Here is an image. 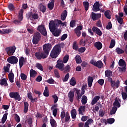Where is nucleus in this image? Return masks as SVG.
Wrapping results in <instances>:
<instances>
[{"label":"nucleus","mask_w":127,"mask_h":127,"mask_svg":"<svg viewBox=\"0 0 127 127\" xmlns=\"http://www.w3.org/2000/svg\"><path fill=\"white\" fill-rule=\"evenodd\" d=\"M43 51L42 53L37 52L35 54V56L38 60H41L42 59H45L48 57L49 55V52L52 48V46L51 44H46L43 46Z\"/></svg>","instance_id":"obj_1"},{"label":"nucleus","mask_w":127,"mask_h":127,"mask_svg":"<svg viewBox=\"0 0 127 127\" xmlns=\"http://www.w3.org/2000/svg\"><path fill=\"white\" fill-rule=\"evenodd\" d=\"M61 52V47L60 45H56L51 51L50 57L53 59H56Z\"/></svg>","instance_id":"obj_2"},{"label":"nucleus","mask_w":127,"mask_h":127,"mask_svg":"<svg viewBox=\"0 0 127 127\" xmlns=\"http://www.w3.org/2000/svg\"><path fill=\"white\" fill-rule=\"evenodd\" d=\"M23 10L21 9L18 13V18L19 20H14L13 23L16 25H20L21 24V21L23 19Z\"/></svg>","instance_id":"obj_3"},{"label":"nucleus","mask_w":127,"mask_h":127,"mask_svg":"<svg viewBox=\"0 0 127 127\" xmlns=\"http://www.w3.org/2000/svg\"><path fill=\"white\" fill-rule=\"evenodd\" d=\"M41 39V34L38 32H36L34 34L33 36L32 42L34 44H38V42L40 41Z\"/></svg>","instance_id":"obj_4"},{"label":"nucleus","mask_w":127,"mask_h":127,"mask_svg":"<svg viewBox=\"0 0 127 127\" xmlns=\"http://www.w3.org/2000/svg\"><path fill=\"white\" fill-rule=\"evenodd\" d=\"M37 30L39 32H40L43 36H47V31L46 30V28H45V25L42 24L39 25L37 28Z\"/></svg>","instance_id":"obj_5"},{"label":"nucleus","mask_w":127,"mask_h":127,"mask_svg":"<svg viewBox=\"0 0 127 127\" xmlns=\"http://www.w3.org/2000/svg\"><path fill=\"white\" fill-rule=\"evenodd\" d=\"M90 64H92L95 66V67H97L98 69H102V68L104 67V64L102 61H98L96 62L94 60H91L90 61Z\"/></svg>","instance_id":"obj_6"},{"label":"nucleus","mask_w":127,"mask_h":127,"mask_svg":"<svg viewBox=\"0 0 127 127\" xmlns=\"http://www.w3.org/2000/svg\"><path fill=\"white\" fill-rule=\"evenodd\" d=\"M56 68H57L60 70V71H64L65 65L63 64V61L62 60H58L57 61Z\"/></svg>","instance_id":"obj_7"},{"label":"nucleus","mask_w":127,"mask_h":127,"mask_svg":"<svg viewBox=\"0 0 127 127\" xmlns=\"http://www.w3.org/2000/svg\"><path fill=\"white\" fill-rule=\"evenodd\" d=\"M7 61L8 63H10V64H17V62H18V59H17L15 56H12L8 58Z\"/></svg>","instance_id":"obj_8"},{"label":"nucleus","mask_w":127,"mask_h":127,"mask_svg":"<svg viewBox=\"0 0 127 127\" xmlns=\"http://www.w3.org/2000/svg\"><path fill=\"white\" fill-rule=\"evenodd\" d=\"M9 97L12 99H14L15 100H17L19 101L21 100V98L20 97V95L18 92H10Z\"/></svg>","instance_id":"obj_9"},{"label":"nucleus","mask_w":127,"mask_h":127,"mask_svg":"<svg viewBox=\"0 0 127 127\" xmlns=\"http://www.w3.org/2000/svg\"><path fill=\"white\" fill-rule=\"evenodd\" d=\"M90 16L91 17V19H92L93 21H96V20H98L99 18H101V16H102V14L95 13L94 12H92Z\"/></svg>","instance_id":"obj_10"},{"label":"nucleus","mask_w":127,"mask_h":127,"mask_svg":"<svg viewBox=\"0 0 127 127\" xmlns=\"http://www.w3.org/2000/svg\"><path fill=\"white\" fill-rule=\"evenodd\" d=\"M16 48L13 46L12 47H9L6 48V51H7V54L9 55H13V53L15 52V50Z\"/></svg>","instance_id":"obj_11"},{"label":"nucleus","mask_w":127,"mask_h":127,"mask_svg":"<svg viewBox=\"0 0 127 127\" xmlns=\"http://www.w3.org/2000/svg\"><path fill=\"white\" fill-rule=\"evenodd\" d=\"M100 6L101 4H100V2L99 1H96L93 5L92 10H93L94 12H97V11H100Z\"/></svg>","instance_id":"obj_12"},{"label":"nucleus","mask_w":127,"mask_h":127,"mask_svg":"<svg viewBox=\"0 0 127 127\" xmlns=\"http://www.w3.org/2000/svg\"><path fill=\"white\" fill-rule=\"evenodd\" d=\"M51 32H52L54 36H55L56 37H58V36H60V34H61V32H62V31L60 29H56L55 30H53L52 31H51Z\"/></svg>","instance_id":"obj_13"},{"label":"nucleus","mask_w":127,"mask_h":127,"mask_svg":"<svg viewBox=\"0 0 127 127\" xmlns=\"http://www.w3.org/2000/svg\"><path fill=\"white\" fill-rule=\"evenodd\" d=\"M115 17L118 21V22H119V23H120V25H119V28H118L119 30H121V29H122V24H123V22H124V19L119 16V15H118V14L115 15Z\"/></svg>","instance_id":"obj_14"},{"label":"nucleus","mask_w":127,"mask_h":127,"mask_svg":"<svg viewBox=\"0 0 127 127\" xmlns=\"http://www.w3.org/2000/svg\"><path fill=\"white\" fill-rule=\"evenodd\" d=\"M38 8L40 11H41L43 13L46 12V5L44 4V3H41L39 4L38 6Z\"/></svg>","instance_id":"obj_15"},{"label":"nucleus","mask_w":127,"mask_h":127,"mask_svg":"<svg viewBox=\"0 0 127 127\" xmlns=\"http://www.w3.org/2000/svg\"><path fill=\"white\" fill-rule=\"evenodd\" d=\"M49 27L50 31L55 30V29H56V25H55V22H54L53 20L51 21L49 24Z\"/></svg>","instance_id":"obj_16"},{"label":"nucleus","mask_w":127,"mask_h":127,"mask_svg":"<svg viewBox=\"0 0 127 127\" xmlns=\"http://www.w3.org/2000/svg\"><path fill=\"white\" fill-rule=\"evenodd\" d=\"M92 31H93V32H95L96 34H97V35H99V36H102V31H101V30H100L99 28L95 26L93 27Z\"/></svg>","instance_id":"obj_17"},{"label":"nucleus","mask_w":127,"mask_h":127,"mask_svg":"<svg viewBox=\"0 0 127 127\" xmlns=\"http://www.w3.org/2000/svg\"><path fill=\"white\" fill-rule=\"evenodd\" d=\"M74 96H75V92H74L73 91L70 90L68 94V97L69 98V102L71 103H73Z\"/></svg>","instance_id":"obj_18"},{"label":"nucleus","mask_w":127,"mask_h":127,"mask_svg":"<svg viewBox=\"0 0 127 127\" xmlns=\"http://www.w3.org/2000/svg\"><path fill=\"white\" fill-rule=\"evenodd\" d=\"M68 15V12H67V10H64V11L61 14V19L63 21H64L65 19H66V17H67V15Z\"/></svg>","instance_id":"obj_19"},{"label":"nucleus","mask_w":127,"mask_h":127,"mask_svg":"<svg viewBox=\"0 0 127 127\" xmlns=\"http://www.w3.org/2000/svg\"><path fill=\"white\" fill-rule=\"evenodd\" d=\"M100 99V96H95L91 101V106H94V105H96V104L98 103V101H99Z\"/></svg>","instance_id":"obj_20"},{"label":"nucleus","mask_w":127,"mask_h":127,"mask_svg":"<svg viewBox=\"0 0 127 127\" xmlns=\"http://www.w3.org/2000/svg\"><path fill=\"white\" fill-rule=\"evenodd\" d=\"M54 0H50L49 3H48L47 6L50 10H52V9L54 8Z\"/></svg>","instance_id":"obj_21"},{"label":"nucleus","mask_w":127,"mask_h":127,"mask_svg":"<svg viewBox=\"0 0 127 127\" xmlns=\"http://www.w3.org/2000/svg\"><path fill=\"white\" fill-rule=\"evenodd\" d=\"M94 47L98 50H101L103 48V44L101 42H96L94 43Z\"/></svg>","instance_id":"obj_22"},{"label":"nucleus","mask_w":127,"mask_h":127,"mask_svg":"<svg viewBox=\"0 0 127 127\" xmlns=\"http://www.w3.org/2000/svg\"><path fill=\"white\" fill-rule=\"evenodd\" d=\"M120 102H121V99H120V98H116L113 103L114 107H116V108H120L121 107V104H120Z\"/></svg>","instance_id":"obj_23"},{"label":"nucleus","mask_w":127,"mask_h":127,"mask_svg":"<svg viewBox=\"0 0 127 127\" xmlns=\"http://www.w3.org/2000/svg\"><path fill=\"white\" fill-rule=\"evenodd\" d=\"M120 80H117L116 82L115 81H113L111 82V85L112 88H119V85H120Z\"/></svg>","instance_id":"obj_24"},{"label":"nucleus","mask_w":127,"mask_h":127,"mask_svg":"<svg viewBox=\"0 0 127 127\" xmlns=\"http://www.w3.org/2000/svg\"><path fill=\"white\" fill-rule=\"evenodd\" d=\"M36 75H37V72L35 71L34 69L31 68L30 70V76L31 78H35L36 77Z\"/></svg>","instance_id":"obj_25"},{"label":"nucleus","mask_w":127,"mask_h":127,"mask_svg":"<svg viewBox=\"0 0 127 127\" xmlns=\"http://www.w3.org/2000/svg\"><path fill=\"white\" fill-rule=\"evenodd\" d=\"M70 114L72 119H73V120H76V118H77V111H76V109H72L71 111Z\"/></svg>","instance_id":"obj_26"},{"label":"nucleus","mask_w":127,"mask_h":127,"mask_svg":"<svg viewBox=\"0 0 127 127\" xmlns=\"http://www.w3.org/2000/svg\"><path fill=\"white\" fill-rule=\"evenodd\" d=\"M50 124L52 127H57V123H56V121H55V120L53 119V117H52V116H51Z\"/></svg>","instance_id":"obj_27"},{"label":"nucleus","mask_w":127,"mask_h":127,"mask_svg":"<svg viewBox=\"0 0 127 127\" xmlns=\"http://www.w3.org/2000/svg\"><path fill=\"white\" fill-rule=\"evenodd\" d=\"M104 15L105 17L108 19H111V18H112V14L111 13V11L109 10H107L105 11Z\"/></svg>","instance_id":"obj_28"},{"label":"nucleus","mask_w":127,"mask_h":127,"mask_svg":"<svg viewBox=\"0 0 127 127\" xmlns=\"http://www.w3.org/2000/svg\"><path fill=\"white\" fill-rule=\"evenodd\" d=\"M119 66L120 67H127V64L126 63V61L123 59H121L118 63Z\"/></svg>","instance_id":"obj_29"},{"label":"nucleus","mask_w":127,"mask_h":127,"mask_svg":"<svg viewBox=\"0 0 127 127\" xmlns=\"http://www.w3.org/2000/svg\"><path fill=\"white\" fill-rule=\"evenodd\" d=\"M9 81L10 83H13V80L14 79V74L12 72H10L8 75Z\"/></svg>","instance_id":"obj_30"},{"label":"nucleus","mask_w":127,"mask_h":127,"mask_svg":"<svg viewBox=\"0 0 127 127\" xmlns=\"http://www.w3.org/2000/svg\"><path fill=\"white\" fill-rule=\"evenodd\" d=\"M88 87H92V84H93V81L94 78L92 76H88L87 78Z\"/></svg>","instance_id":"obj_31"},{"label":"nucleus","mask_w":127,"mask_h":127,"mask_svg":"<svg viewBox=\"0 0 127 127\" xmlns=\"http://www.w3.org/2000/svg\"><path fill=\"white\" fill-rule=\"evenodd\" d=\"M69 84L71 86H72L74 87V86L76 85V84H77V82L76 81V78L75 77H72L70 81H69Z\"/></svg>","instance_id":"obj_32"},{"label":"nucleus","mask_w":127,"mask_h":127,"mask_svg":"<svg viewBox=\"0 0 127 127\" xmlns=\"http://www.w3.org/2000/svg\"><path fill=\"white\" fill-rule=\"evenodd\" d=\"M0 85L1 86H8V84H7V81H6V79L5 78H2L0 80Z\"/></svg>","instance_id":"obj_33"},{"label":"nucleus","mask_w":127,"mask_h":127,"mask_svg":"<svg viewBox=\"0 0 127 127\" xmlns=\"http://www.w3.org/2000/svg\"><path fill=\"white\" fill-rule=\"evenodd\" d=\"M25 62V60L23 58V57H22L19 58V67L20 68H21L23 66V64Z\"/></svg>","instance_id":"obj_34"},{"label":"nucleus","mask_w":127,"mask_h":127,"mask_svg":"<svg viewBox=\"0 0 127 127\" xmlns=\"http://www.w3.org/2000/svg\"><path fill=\"white\" fill-rule=\"evenodd\" d=\"M85 110L86 109L85 108V106H80V108L78 109V112L79 113V114L81 115V116H84V113H83V112H85Z\"/></svg>","instance_id":"obj_35"},{"label":"nucleus","mask_w":127,"mask_h":127,"mask_svg":"<svg viewBox=\"0 0 127 127\" xmlns=\"http://www.w3.org/2000/svg\"><path fill=\"white\" fill-rule=\"evenodd\" d=\"M10 32H11V30L10 29H3L2 31L0 30V34H8Z\"/></svg>","instance_id":"obj_36"},{"label":"nucleus","mask_w":127,"mask_h":127,"mask_svg":"<svg viewBox=\"0 0 127 127\" xmlns=\"http://www.w3.org/2000/svg\"><path fill=\"white\" fill-rule=\"evenodd\" d=\"M115 51L117 54H124L125 51L123 49H121L120 47H118L116 49Z\"/></svg>","instance_id":"obj_37"},{"label":"nucleus","mask_w":127,"mask_h":127,"mask_svg":"<svg viewBox=\"0 0 127 127\" xmlns=\"http://www.w3.org/2000/svg\"><path fill=\"white\" fill-rule=\"evenodd\" d=\"M25 123H26V124H28L29 127H32L33 126L32 118H31V117H29L27 118V120H26Z\"/></svg>","instance_id":"obj_38"},{"label":"nucleus","mask_w":127,"mask_h":127,"mask_svg":"<svg viewBox=\"0 0 127 127\" xmlns=\"http://www.w3.org/2000/svg\"><path fill=\"white\" fill-rule=\"evenodd\" d=\"M105 75L106 77H112V75H113V71L111 70H106L105 71Z\"/></svg>","instance_id":"obj_39"},{"label":"nucleus","mask_w":127,"mask_h":127,"mask_svg":"<svg viewBox=\"0 0 127 127\" xmlns=\"http://www.w3.org/2000/svg\"><path fill=\"white\" fill-rule=\"evenodd\" d=\"M83 5L85 8V10H86V11H87L88 9H89V6L90 5V3H89V2H88V1H83Z\"/></svg>","instance_id":"obj_40"},{"label":"nucleus","mask_w":127,"mask_h":127,"mask_svg":"<svg viewBox=\"0 0 127 127\" xmlns=\"http://www.w3.org/2000/svg\"><path fill=\"white\" fill-rule=\"evenodd\" d=\"M65 116L66 113H65V111H62L61 113V118L63 124H64V123H65V120H64V119L65 118Z\"/></svg>","instance_id":"obj_41"},{"label":"nucleus","mask_w":127,"mask_h":127,"mask_svg":"<svg viewBox=\"0 0 127 127\" xmlns=\"http://www.w3.org/2000/svg\"><path fill=\"white\" fill-rule=\"evenodd\" d=\"M24 113H26L27 112H28V107L29 106V104H28V102H24Z\"/></svg>","instance_id":"obj_42"},{"label":"nucleus","mask_w":127,"mask_h":127,"mask_svg":"<svg viewBox=\"0 0 127 127\" xmlns=\"http://www.w3.org/2000/svg\"><path fill=\"white\" fill-rule=\"evenodd\" d=\"M88 101V98L87 96L83 95L81 98V103L83 105H86Z\"/></svg>","instance_id":"obj_43"},{"label":"nucleus","mask_w":127,"mask_h":127,"mask_svg":"<svg viewBox=\"0 0 127 127\" xmlns=\"http://www.w3.org/2000/svg\"><path fill=\"white\" fill-rule=\"evenodd\" d=\"M8 8L10 11H13L15 9V6L13 4L10 3L8 5Z\"/></svg>","instance_id":"obj_44"},{"label":"nucleus","mask_w":127,"mask_h":127,"mask_svg":"<svg viewBox=\"0 0 127 127\" xmlns=\"http://www.w3.org/2000/svg\"><path fill=\"white\" fill-rule=\"evenodd\" d=\"M64 118V123H68V122H70V115L69 114V113H66Z\"/></svg>","instance_id":"obj_45"},{"label":"nucleus","mask_w":127,"mask_h":127,"mask_svg":"<svg viewBox=\"0 0 127 127\" xmlns=\"http://www.w3.org/2000/svg\"><path fill=\"white\" fill-rule=\"evenodd\" d=\"M8 115V113H6L3 115V117L1 119L2 124H4L5 123L6 120H7V115Z\"/></svg>","instance_id":"obj_46"},{"label":"nucleus","mask_w":127,"mask_h":127,"mask_svg":"<svg viewBox=\"0 0 127 127\" xmlns=\"http://www.w3.org/2000/svg\"><path fill=\"white\" fill-rule=\"evenodd\" d=\"M115 45H116V40H115V39L111 40L110 44L109 46V48L112 49V48H114V47H115Z\"/></svg>","instance_id":"obj_47"},{"label":"nucleus","mask_w":127,"mask_h":127,"mask_svg":"<svg viewBox=\"0 0 127 127\" xmlns=\"http://www.w3.org/2000/svg\"><path fill=\"white\" fill-rule=\"evenodd\" d=\"M64 70H65V71L66 73H69V72H70V70H71V65L69 64H67L65 67H64Z\"/></svg>","instance_id":"obj_48"},{"label":"nucleus","mask_w":127,"mask_h":127,"mask_svg":"<svg viewBox=\"0 0 127 127\" xmlns=\"http://www.w3.org/2000/svg\"><path fill=\"white\" fill-rule=\"evenodd\" d=\"M33 13L31 11V12H28L27 14H26V17L28 19H30L31 20H32V16H33Z\"/></svg>","instance_id":"obj_49"},{"label":"nucleus","mask_w":127,"mask_h":127,"mask_svg":"<svg viewBox=\"0 0 127 127\" xmlns=\"http://www.w3.org/2000/svg\"><path fill=\"white\" fill-rule=\"evenodd\" d=\"M72 49L74 50H78L79 49V46L77 45V42L74 41L72 45Z\"/></svg>","instance_id":"obj_50"},{"label":"nucleus","mask_w":127,"mask_h":127,"mask_svg":"<svg viewBox=\"0 0 127 127\" xmlns=\"http://www.w3.org/2000/svg\"><path fill=\"white\" fill-rule=\"evenodd\" d=\"M118 110V108L116 107H113L112 109L110 111V115H115L116 114V112H117Z\"/></svg>","instance_id":"obj_51"},{"label":"nucleus","mask_w":127,"mask_h":127,"mask_svg":"<svg viewBox=\"0 0 127 127\" xmlns=\"http://www.w3.org/2000/svg\"><path fill=\"white\" fill-rule=\"evenodd\" d=\"M36 67L37 68V69L40 70V71H43V66L41 64L39 63H37L36 64Z\"/></svg>","instance_id":"obj_52"},{"label":"nucleus","mask_w":127,"mask_h":127,"mask_svg":"<svg viewBox=\"0 0 127 127\" xmlns=\"http://www.w3.org/2000/svg\"><path fill=\"white\" fill-rule=\"evenodd\" d=\"M75 61L77 64H81V63H82V59H81V57H76Z\"/></svg>","instance_id":"obj_53"},{"label":"nucleus","mask_w":127,"mask_h":127,"mask_svg":"<svg viewBox=\"0 0 127 127\" xmlns=\"http://www.w3.org/2000/svg\"><path fill=\"white\" fill-rule=\"evenodd\" d=\"M68 60H69V55H66L64 57L63 63H66Z\"/></svg>","instance_id":"obj_54"},{"label":"nucleus","mask_w":127,"mask_h":127,"mask_svg":"<svg viewBox=\"0 0 127 127\" xmlns=\"http://www.w3.org/2000/svg\"><path fill=\"white\" fill-rule=\"evenodd\" d=\"M107 123L110 125H113L115 123V119L114 118H109L107 119Z\"/></svg>","instance_id":"obj_55"},{"label":"nucleus","mask_w":127,"mask_h":127,"mask_svg":"<svg viewBox=\"0 0 127 127\" xmlns=\"http://www.w3.org/2000/svg\"><path fill=\"white\" fill-rule=\"evenodd\" d=\"M20 77L23 81H25L27 79V76L24 73H21Z\"/></svg>","instance_id":"obj_56"},{"label":"nucleus","mask_w":127,"mask_h":127,"mask_svg":"<svg viewBox=\"0 0 127 127\" xmlns=\"http://www.w3.org/2000/svg\"><path fill=\"white\" fill-rule=\"evenodd\" d=\"M74 32L76 34L77 37H80L81 36V31L75 28L74 29Z\"/></svg>","instance_id":"obj_57"},{"label":"nucleus","mask_w":127,"mask_h":127,"mask_svg":"<svg viewBox=\"0 0 127 127\" xmlns=\"http://www.w3.org/2000/svg\"><path fill=\"white\" fill-rule=\"evenodd\" d=\"M78 51L80 53H84V52H85V51H86V47H82L78 49Z\"/></svg>","instance_id":"obj_58"},{"label":"nucleus","mask_w":127,"mask_h":127,"mask_svg":"<svg viewBox=\"0 0 127 127\" xmlns=\"http://www.w3.org/2000/svg\"><path fill=\"white\" fill-rule=\"evenodd\" d=\"M52 98H54V103L55 104H56V103L58 102V99H59L58 96H57L56 94H54V95L52 96Z\"/></svg>","instance_id":"obj_59"},{"label":"nucleus","mask_w":127,"mask_h":127,"mask_svg":"<svg viewBox=\"0 0 127 127\" xmlns=\"http://www.w3.org/2000/svg\"><path fill=\"white\" fill-rule=\"evenodd\" d=\"M93 123H94V120H93V119L90 118L85 122V124L90 126V125H92Z\"/></svg>","instance_id":"obj_60"},{"label":"nucleus","mask_w":127,"mask_h":127,"mask_svg":"<svg viewBox=\"0 0 127 127\" xmlns=\"http://www.w3.org/2000/svg\"><path fill=\"white\" fill-rule=\"evenodd\" d=\"M112 22L111 21L109 22L108 25L106 26V29L109 30V29H112Z\"/></svg>","instance_id":"obj_61"},{"label":"nucleus","mask_w":127,"mask_h":127,"mask_svg":"<svg viewBox=\"0 0 127 127\" xmlns=\"http://www.w3.org/2000/svg\"><path fill=\"white\" fill-rule=\"evenodd\" d=\"M38 17H39V16L38 15V14L36 13H33V16L32 17V19H38Z\"/></svg>","instance_id":"obj_62"},{"label":"nucleus","mask_w":127,"mask_h":127,"mask_svg":"<svg viewBox=\"0 0 127 127\" xmlns=\"http://www.w3.org/2000/svg\"><path fill=\"white\" fill-rule=\"evenodd\" d=\"M88 119H89V117L87 116H82L81 118V121L82 122H86L88 120Z\"/></svg>","instance_id":"obj_63"},{"label":"nucleus","mask_w":127,"mask_h":127,"mask_svg":"<svg viewBox=\"0 0 127 127\" xmlns=\"http://www.w3.org/2000/svg\"><path fill=\"white\" fill-rule=\"evenodd\" d=\"M122 96L123 100H127V93L126 92H122Z\"/></svg>","instance_id":"obj_64"}]
</instances>
